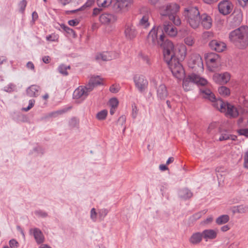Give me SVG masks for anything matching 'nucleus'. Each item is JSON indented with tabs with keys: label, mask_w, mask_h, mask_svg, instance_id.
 Wrapping results in <instances>:
<instances>
[{
	"label": "nucleus",
	"mask_w": 248,
	"mask_h": 248,
	"mask_svg": "<svg viewBox=\"0 0 248 248\" xmlns=\"http://www.w3.org/2000/svg\"><path fill=\"white\" fill-rule=\"evenodd\" d=\"M180 56L176 58L174 52V47L172 43H167L164 52V60L167 63L173 75L178 79H181L185 76V70L180 61L184 60L186 56L185 46H181L179 50Z\"/></svg>",
	"instance_id": "obj_1"
},
{
	"label": "nucleus",
	"mask_w": 248,
	"mask_h": 248,
	"mask_svg": "<svg viewBox=\"0 0 248 248\" xmlns=\"http://www.w3.org/2000/svg\"><path fill=\"white\" fill-rule=\"evenodd\" d=\"M229 39L239 49H245L248 46V28L241 26L229 34Z\"/></svg>",
	"instance_id": "obj_2"
},
{
	"label": "nucleus",
	"mask_w": 248,
	"mask_h": 248,
	"mask_svg": "<svg viewBox=\"0 0 248 248\" xmlns=\"http://www.w3.org/2000/svg\"><path fill=\"white\" fill-rule=\"evenodd\" d=\"M180 8V5L176 3H168L163 7L161 15L164 16H168L170 20H171L174 25L179 26L181 23V19L177 15Z\"/></svg>",
	"instance_id": "obj_3"
},
{
	"label": "nucleus",
	"mask_w": 248,
	"mask_h": 248,
	"mask_svg": "<svg viewBox=\"0 0 248 248\" xmlns=\"http://www.w3.org/2000/svg\"><path fill=\"white\" fill-rule=\"evenodd\" d=\"M183 16L192 28L196 29L199 27L201 21V15L196 6H189L185 8Z\"/></svg>",
	"instance_id": "obj_4"
},
{
	"label": "nucleus",
	"mask_w": 248,
	"mask_h": 248,
	"mask_svg": "<svg viewBox=\"0 0 248 248\" xmlns=\"http://www.w3.org/2000/svg\"><path fill=\"white\" fill-rule=\"evenodd\" d=\"M165 36L163 34L160 35L159 38H157V30L155 27L149 32L147 38V42L148 45L151 46H160L163 48V52L165 50V46H167V43H172L170 41L167 39L165 40Z\"/></svg>",
	"instance_id": "obj_5"
},
{
	"label": "nucleus",
	"mask_w": 248,
	"mask_h": 248,
	"mask_svg": "<svg viewBox=\"0 0 248 248\" xmlns=\"http://www.w3.org/2000/svg\"><path fill=\"white\" fill-rule=\"evenodd\" d=\"M200 92L204 98L207 99L213 103L215 108L219 109L221 112L226 111V103L221 99H217L214 93L209 89L202 88L200 89Z\"/></svg>",
	"instance_id": "obj_6"
},
{
	"label": "nucleus",
	"mask_w": 248,
	"mask_h": 248,
	"mask_svg": "<svg viewBox=\"0 0 248 248\" xmlns=\"http://www.w3.org/2000/svg\"><path fill=\"white\" fill-rule=\"evenodd\" d=\"M194 83L198 85L204 86L207 84V81L205 78L201 77L199 74L193 73L188 75L187 77H185L183 79V87L185 91H190Z\"/></svg>",
	"instance_id": "obj_7"
},
{
	"label": "nucleus",
	"mask_w": 248,
	"mask_h": 248,
	"mask_svg": "<svg viewBox=\"0 0 248 248\" xmlns=\"http://www.w3.org/2000/svg\"><path fill=\"white\" fill-rule=\"evenodd\" d=\"M188 65L189 68L193 70V72L198 74H200L203 71L202 60L199 54H193L191 55L188 62Z\"/></svg>",
	"instance_id": "obj_8"
},
{
	"label": "nucleus",
	"mask_w": 248,
	"mask_h": 248,
	"mask_svg": "<svg viewBox=\"0 0 248 248\" xmlns=\"http://www.w3.org/2000/svg\"><path fill=\"white\" fill-rule=\"evenodd\" d=\"M133 0H117L114 8L117 12H126L132 9Z\"/></svg>",
	"instance_id": "obj_9"
},
{
	"label": "nucleus",
	"mask_w": 248,
	"mask_h": 248,
	"mask_svg": "<svg viewBox=\"0 0 248 248\" xmlns=\"http://www.w3.org/2000/svg\"><path fill=\"white\" fill-rule=\"evenodd\" d=\"M133 79L136 87L140 93H142L147 88L148 82L144 76L136 75Z\"/></svg>",
	"instance_id": "obj_10"
},
{
	"label": "nucleus",
	"mask_w": 248,
	"mask_h": 248,
	"mask_svg": "<svg viewBox=\"0 0 248 248\" xmlns=\"http://www.w3.org/2000/svg\"><path fill=\"white\" fill-rule=\"evenodd\" d=\"M218 8L220 13L226 16L231 13L233 8V5L229 0H223L218 3Z\"/></svg>",
	"instance_id": "obj_11"
},
{
	"label": "nucleus",
	"mask_w": 248,
	"mask_h": 248,
	"mask_svg": "<svg viewBox=\"0 0 248 248\" xmlns=\"http://www.w3.org/2000/svg\"><path fill=\"white\" fill-rule=\"evenodd\" d=\"M162 31V34H164V33H165L171 37H174L177 34L176 28L169 21H166L164 23Z\"/></svg>",
	"instance_id": "obj_12"
},
{
	"label": "nucleus",
	"mask_w": 248,
	"mask_h": 248,
	"mask_svg": "<svg viewBox=\"0 0 248 248\" xmlns=\"http://www.w3.org/2000/svg\"><path fill=\"white\" fill-rule=\"evenodd\" d=\"M117 20V17L112 14L105 13L99 16V20L102 24L108 25L115 22Z\"/></svg>",
	"instance_id": "obj_13"
},
{
	"label": "nucleus",
	"mask_w": 248,
	"mask_h": 248,
	"mask_svg": "<svg viewBox=\"0 0 248 248\" xmlns=\"http://www.w3.org/2000/svg\"><path fill=\"white\" fill-rule=\"evenodd\" d=\"M213 79L217 83L224 84L230 80V75L228 72H225L223 74H215L213 76Z\"/></svg>",
	"instance_id": "obj_14"
},
{
	"label": "nucleus",
	"mask_w": 248,
	"mask_h": 248,
	"mask_svg": "<svg viewBox=\"0 0 248 248\" xmlns=\"http://www.w3.org/2000/svg\"><path fill=\"white\" fill-rule=\"evenodd\" d=\"M209 46L211 49L217 52L223 51L226 47V45L224 42L217 40H213L210 41L209 43Z\"/></svg>",
	"instance_id": "obj_15"
},
{
	"label": "nucleus",
	"mask_w": 248,
	"mask_h": 248,
	"mask_svg": "<svg viewBox=\"0 0 248 248\" xmlns=\"http://www.w3.org/2000/svg\"><path fill=\"white\" fill-rule=\"evenodd\" d=\"M30 232L32 234L36 242L38 244H41L45 241V237L42 232L37 228L31 229Z\"/></svg>",
	"instance_id": "obj_16"
},
{
	"label": "nucleus",
	"mask_w": 248,
	"mask_h": 248,
	"mask_svg": "<svg viewBox=\"0 0 248 248\" xmlns=\"http://www.w3.org/2000/svg\"><path fill=\"white\" fill-rule=\"evenodd\" d=\"M233 18L231 21V25L233 27L239 26L243 19V14L240 10H235L232 14Z\"/></svg>",
	"instance_id": "obj_17"
},
{
	"label": "nucleus",
	"mask_w": 248,
	"mask_h": 248,
	"mask_svg": "<svg viewBox=\"0 0 248 248\" xmlns=\"http://www.w3.org/2000/svg\"><path fill=\"white\" fill-rule=\"evenodd\" d=\"M124 34L126 38L132 39L136 37L137 31L133 25L127 24L125 27Z\"/></svg>",
	"instance_id": "obj_18"
},
{
	"label": "nucleus",
	"mask_w": 248,
	"mask_h": 248,
	"mask_svg": "<svg viewBox=\"0 0 248 248\" xmlns=\"http://www.w3.org/2000/svg\"><path fill=\"white\" fill-rule=\"evenodd\" d=\"M226 115L230 117L235 118L238 116L239 114L237 108L233 105L226 103Z\"/></svg>",
	"instance_id": "obj_19"
},
{
	"label": "nucleus",
	"mask_w": 248,
	"mask_h": 248,
	"mask_svg": "<svg viewBox=\"0 0 248 248\" xmlns=\"http://www.w3.org/2000/svg\"><path fill=\"white\" fill-rule=\"evenodd\" d=\"M156 92L157 97L161 100H164L169 94L167 87L163 84L157 87Z\"/></svg>",
	"instance_id": "obj_20"
},
{
	"label": "nucleus",
	"mask_w": 248,
	"mask_h": 248,
	"mask_svg": "<svg viewBox=\"0 0 248 248\" xmlns=\"http://www.w3.org/2000/svg\"><path fill=\"white\" fill-rule=\"evenodd\" d=\"M200 23L202 27L205 29H209L212 26V19L211 17L206 14L201 15Z\"/></svg>",
	"instance_id": "obj_21"
},
{
	"label": "nucleus",
	"mask_w": 248,
	"mask_h": 248,
	"mask_svg": "<svg viewBox=\"0 0 248 248\" xmlns=\"http://www.w3.org/2000/svg\"><path fill=\"white\" fill-rule=\"evenodd\" d=\"M202 233L203 238L206 241L208 240L214 239L217 236V232L212 229L205 230Z\"/></svg>",
	"instance_id": "obj_22"
},
{
	"label": "nucleus",
	"mask_w": 248,
	"mask_h": 248,
	"mask_svg": "<svg viewBox=\"0 0 248 248\" xmlns=\"http://www.w3.org/2000/svg\"><path fill=\"white\" fill-rule=\"evenodd\" d=\"M40 87L36 85H32L26 90V93L30 97H37L39 94Z\"/></svg>",
	"instance_id": "obj_23"
},
{
	"label": "nucleus",
	"mask_w": 248,
	"mask_h": 248,
	"mask_svg": "<svg viewBox=\"0 0 248 248\" xmlns=\"http://www.w3.org/2000/svg\"><path fill=\"white\" fill-rule=\"evenodd\" d=\"M88 96L86 90H84L83 86H80L76 89L73 93V97L75 99L82 98H86Z\"/></svg>",
	"instance_id": "obj_24"
},
{
	"label": "nucleus",
	"mask_w": 248,
	"mask_h": 248,
	"mask_svg": "<svg viewBox=\"0 0 248 248\" xmlns=\"http://www.w3.org/2000/svg\"><path fill=\"white\" fill-rule=\"evenodd\" d=\"M141 17L140 19L137 26L143 28H146L148 27L150 25L148 14H146L144 15H141Z\"/></svg>",
	"instance_id": "obj_25"
},
{
	"label": "nucleus",
	"mask_w": 248,
	"mask_h": 248,
	"mask_svg": "<svg viewBox=\"0 0 248 248\" xmlns=\"http://www.w3.org/2000/svg\"><path fill=\"white\" fill-rule=\"evenodd\" d=\"M202 232H197L193 233L189 238V242L193 245L200 243L202 240Z\"/></svg>",
	"instance_id": "obj_26"
},
{
	"label": "nucleus",
	"mask_w": 248,
	"mask_h": 248,
	"mask_svg": "<svg viewBox=\"0 0 248 248\" xmlns=\"http://www.w3.org/2000/svg\"><path fill=\"white\" fill-rule=\"evenodd\" d=\"M94 1V0H87V2L80 8L76 10L66 11L65 13L67 15H69L70 14L75 13L78 11L84 10L86 8L90 7V6H91L92 4L93 3Z\"/></svg>",
	"instance_id": "obj_27"
},
{
	"label": "nucleus",
	"mask_w": 248,
	"mask_h": 248,
	"mask_svg": "<svg viewBox=\"0 0 248 248\" xmlns=\"http://www.w3.org/2000/svg\"><path fill=\"white\" fill-rule=\"evenodd\" d=\"M179 195L181 198L186 200L190 198L193 196V194L190 190L186 188L179 191Z\"/></svg>",
	"instance_id": "obj_28"
},
{
	"label": "nucleus",
	"mask_w": 248,
	"mask_h": 248,
	"mask_svg": "<svg viewBox=\"0 0 248 248\" xmlns=\"http://www.w3.org/2000/svg\"><path fill=\"white\" fill-rule=\"evenodd\" d=\"M112 59V56L110 55V53L108 52L97 54L95 56V59L96 60H101L103 61H110Z\"/></svg>",
	"instance_id": "obj_29"
},
{
	"label": "nucleus",
	"mask_w": 248,
	"mask_h": 248,
	"mask_svg": "<svg viewBox=\"0 0 248 248\" xmlns=\"http://www.w3.org/2000/svg\"><path fill=\"white\" fill-rule=\"evenodd\" d=\"M230 220V217L228 215H222L219 216L216 220V223L221 225L227 223Z\"/></svg>",
	"instance_id": "obj_30"
},
{
	"label": "nucleus",
	"mask_w": 248,
	"mask_h": 248,
	"mask_svg": "<svg viewBox=\"0 0 248 248\" xmlns=\"http://www.w3.org/2000/svg\"><path fill=\"white\" fill-rule=\"evenodd\" d=\"M102 79L101 78L100 76H93L89 80L91 83L95 87H96L98 85H101L103 84L102 82Z\"/></svg>",
	"instance_id": "obj_31"
},
{
	"label": "nucleus",
	"mask_w": 248,
	"mask_h": 248,
	"mask_svg": "<svg viewBox=\"0 0 248 248\" xmlns=\"http://www.w3.org/2000/svg\"><path fill=\"white\" fill-rule=\"evenodd\" d=\"M218 92L219 93L224 96H228L230 94V89L225 86H220L218 88Z\"/></svg>",
	"instance_id": "obj_32"
},
{
	"label": "nucleus",
	"mask_w": 248,
	"mask_h": 248,
	"mask_svg": "<svg viewBox=\"0 0 248 248\" xmlns=\"http://www.w3.org/2000/svg\"><path fill=\"white\" fill-rule=\"evenodd\" d=\"M111 0H97V4L99 7H107L111 3Z\"/></svg>",
	"instance_id": "obj_33"
},
{
	"label": "nucleus",
	"mask_w": 248,
	"mask_h": 248,
	"mask_svg": "<svg viewBox=\"0 0 248 248\" xmlns=\"http://www.w3.org/2000/svg\"><path fill=\"white\" fill-rule=\"evenodd\" d=\"M108 111L106 109L102 110L96 114V118L99 120H103L106 119Z\"/></svg>",
	"instance_id": "obj_34"
},
{
	"label": "nucleus",
	"mask_w": 248,
	"mask_h": 248,
	"mask_svg": "<svg viewBox=\"0 0 248 248\" xmlns=\"http://www.w3.org/2000/svg\"><path fill=\"white\" fill-rule=\"evenodd\" d=\"M61 27L67 33L69 34H73L74 37L76 36L75 31L73 29L66 26L64 24H62L61 25Z\"/></svg>",
	"instance_id": "obj_35"
},
{
	"label": "nucleus",
	"mask_w": 248,
	"mask_h": 248,
	"mask_svg": "<svg viewBox=\"0 0 248 248\" xmlns=\"http://www.w3.org/2000/svg\"><path fill=\"white\" fill-rule=\"evenodd\" d=\"M83 87L84 90H86V93L88 96L90 93L91 92L95 87L90 82H88V84L85 86H83Z\"/></svg>",
	"instance_id": "obj_36"
},
{
	"label": "nucleus",
	"mask_w": 248,
	"mask_h": 248,
	"mask_svg": "<svg viewBox=\"0 0 248 248\" xmlns=\"http://www.w3.org/2000/svg\"><path fill=\"white\" fill-rule=\"evenodd\" d=\"M69 124L72 128L77 127L78 126L79 121L76 118L73 117L70 120Z\"/></svg>",
	"instance_id": "obj_37"
},
{
	"label": "nucleus",
	"mask_w": 248,
	"mask_h": 248,
	"mask_svg": "<svg viewBox=\"0 0 248 248\" xmlns=\"http://www.w3.org/2000/svg\"><path fill=\"white\" fill-rule=\"evenodd\" d=\"M34 214L38 217H41L43 218L46 217L48 216L47 213L46 212L40 209L35 210L34 211Z\"/></svg>",
	"instance_id": "obj_38"
},
{
	"label": "nucleus",
	"mask_w": 248,
	"mask_h": 248,
	"mask_svg": "<svg viewBox=\"0 0 248 248\" xmlns=\"http://www.w3.org/2000/svg\"><path fill=\"white\" fill-rule=\"evenodd\" d=\"M108 210L107 209L103 208L100 209L98 211V215L99 218L102 220L108 214Z\"/></svg>",
	"instance_id": "obj_39"
},
{
	"label": "nucleus",
	"mask_w": 248,
	"mask_h": 248,
	"mask_svg": "<svg viewBox=\"0 0 248 248\" xmlns=\"http://www.w3.org/2000/svg\"><path fill=\"white\" fill-rule=\"evenodd\" d=\"M231 135H229L226 131L222 132L218 140L219 141H223L229 140L230 139Z\"/></svg>",
	"instance_id": "obj_40"
},
{
	"label": "nucleus",
	"mask_w": 248,
	"mask_h": 248,
	"mask_svg": "<svg viewBox=\"0 0 248 248\" xmlns=\"http://www.w3.org/2000/svg\"><path fill=\"white\" fill-rule=\"evenodd\" d=\"M248 212V206L247 205H240L237 206V213H245Z\"/></svg>",
	"instance_id": "obj_41"
},
{
	"label": "nucleus",
	"mask_w": 248,
	"mask_h": 248,
	"mask_svg": "<svg viewBox=\"0 0 248 248\" xmlns=\"http://www.w3.org/2000/svg\"><path fill=\"white\" fill-rule=\"evenodd\" d=\"M109 105L111 108H117L119 104V101L116 98H112L109 100Z\"/></svg>",
	"instance_id": "obj_42"
},
{
	"label": "nucleus",
	"mask_w": 248,
	"mask_h": 248,
	"mask_svg": "<svg viewBox=\"0 0 248 248\" xmlns=\"http://www.w3.org/2000/svg\"><path fill=\"white\" fill-rule=\"evenodd\" d=\"M33 151L36 153V155H42L44 153V149L40 146L34 147L33 149Z\"/></svg>",
	"instance_id": "obj_43"
},
{
	"label": "nucleus",
	"mask_w": 248,
	"mask_h": 248,
	"mask_svg": "<svg viewBox=\"0 0 248 248\" xmlns=\"http://www.w3.org/2000/svg\"><path fill=\"white\" fill-rule=\"evenodd\" d=\"M58 70L60 73L64 75L67 76L68 75V73L67 71L66 65L64 64H61L58 67Z\"/></svg>",
	"instance_id": "obj_44"
},
{
	"label": "nucleus",
	"mask_w": 248,
	"mask_h": 248,
	"mask_svg": "<svg viewBox=\"0 0 248 248\" xmlns=\"http://www.w3.org/2000/svg\"><path fill=\"white\" fill-rule=\"evenodd\" d=\"M27 5V1L25 0H22L21 1L19 4L18 6L19 7V12L21 13H23L25 8Z\"/></svg>",
	"instance_id": "obj_45"
},
{
	"label": "nucleus",
	"mask_w": 248,
	"mask_h": 248,
	"mask_svg": "<svg viewBox=\"0 0 248 248\" xmlns=\"http://www.w3.org/2000/svg\"><path fill=\"white\" fill-rule=\"evenodd\" d=\"M140 57L142 59V60L144 62L147 64L151 65V63L149 58L148 56L146 55H144L142 53H140L139 54Z\"/></svg>",
	"instance_id": "obj_46"
},
{
	"label": "nucleus",
	"mask_w": 248,
	"mask_h": 248,
	"mask_svg": "<svg viewBox=\"0 0 248 248\" xmlns=\"http://www.w3.org/2000/svg\"><path fill=\"white\" fill-rule=\"evenodd\" d=\"M218 58V55L215 54H210L208 56V61L211 63H214L216 62Z\"/></svg>",
	"instance_id": "obj_47"
},
{
	"label": "nucleus",
	"mask_w": 248,
	"mask_h": 248,
	"mask_svg": "<svg viewBox=\"0 0 248 248\" xmlns=\"http://www.w3.org/2000/svg\"><path fill=\"white\" fill-rule=\"evenodd\" d=\"M207 212V210H202V211H201L200 212H199L197 213H195V214L193 215V217L194 218V219H198L199 218H200L202 215H203L204 214H205Z\"/></svg>",
	"instance_id": "obj_48"
},
{
	"label": "nucleus",
	"mask_w": 248,
	"mask_h": 248,
	"mask_svg": "<svg viewBox=\"0 0 248 248\" xmlns=\"http://www.w3.org/2000/svg\"><path fill=\"white\" fill-rule=\"evenodd\" d=\"M9 245L12 248H17L19 244L16 240L13 239L9 241Z\"/></svg>",
	"instance_id": "obj_49"
},
{
	"label": "nucleus",
	"mask_w": 248,
	"mask_h": 248,
	"mask_svg": "<svg viewBox=\"0 0 248 248\" xmlns=\"http://www.w3.org/2000/svg\"><path fill=\"white\" fill-rule=\"evenodd\" d=\"M238 133L240 135H243L248 137V128L240 129L238 130Z\"/></svg>",
	"instance_id": "obj_50"
},
{
	"label": "nucleus",
	"mask_w": 248,
	"mask_h": 248,
	"mask_svg": "<svg viewBox=\"0 0 248 248\" xmlns=\"http://www.w3.org/2000/svg\"><path fill=\"white\" fill-rule=\"evenodd\" d=\"M185 43L189 46H191L194 43V41L192 37H187L184 39Z\"/></svg>",
	"instance_id": "obj_51"
},
{
	"label": "nucleus",
	"mask_w": 248,
	"mask_h": 248,
	"mask_svg": "<svg viewBox=\"0 0 248 248\" xmlns=\"http://www.w3.org/2000/svg\"><path fill=\"white\" fill-rule=\"evenodd\" d=\"M126 122V117L124 115L121 116L118 120L117 123L118 124H120L123 126Z\"/></svg>",
	"instance_id": "obj_52"
},
{
	"label": "nucleus",
	"mask_w": 248,
	"mask_h": 248,
	"mask_svg": "<svg viewBox=\"0 0 248 248\" xmlns=\"http://www.w3.org/2000/svg\"><path fill=\"white\" fill-rule=\"evenodd\" d=\"M97 213L94 208H92L91 210V218L92 220L95 222L96 220Z\"/></svg>",
	"instance_id": "obj_53"
},
{
	"label": "nucleus",
	"mask_w": 248,
	"mask_h": 248,
	"mask_svg": "<svg viewBox=\"0 0 248 248\" xmlns=\"http://www.w3.org/2000/svg\"><path fill=\"white\" fill-rule=\"evenodd\" d=\"M79 23V20L78 19H72L68 21V24L71 26H77Z\"/></svg>",
	"instance_id": "obj_54"
},
{
	"label": "nucleus",
	"mask_w": 248,
	"mask_h": 248,
	"mask_svg": "<svg viewBox=\"0 0 248 248\" xmlns=\"http://www.w3.org/2000/svg\"><path fill=\"white\" fill-rule=\"evenodd\" d=\"M14 85L12 83L9 84L4 87L3 90L6 92H11L13 91Z\"/></svg>",
	"instance_id": "obj_55"
},
{
	"label": "nucleus",
	"mask_w": 248,
	"mask_h": 248,
	"mask_svg": "<svg viewBox=\"0 0 248 248\" xmlns=\"http://www.w3.org/2000/svg\"><path fill=\"white\" fill-rule=\"evenodd\" d=\"M102 11V9L101 8H94L93 9V16H96L100 14Z\"/></svg>",
	"instance_id": "obj_56"
},
{
	"label": "nucleus",
	"mask_w": 248,
	"mask_h": 248,
	"mask_svg": "<svg viewBox=\"0 0 248 248\" xmlns=\"http://www.w3.org/2000/svg\"><path fill=\"white\" fill-rule=\"evenodd\" d=\"M245 168L248 169V152H247L244 156Z\"/></svg>",
	"instance_id": "obj_57"
},
{
	"label": "nucleus",
	"mask_w": 248,
	"mask_h": 248,
	"mask_svg": "<svg viewBox=\"0 0 248 248\" xmlns=\"http://www.w3.org/2000/svg\"><path fill=\"white\" fill-rule=\"evenodd\" d=\"M132 117L133 118H135L137 115L138 109L135 105H132Z\"/></svg>",
	"instance_id": "obj_58"
},
{
	"label": "nucleus",
	"mask_w": 248,
	"mask_h": 248,
	"mask_svg": "<svg viewBox=\"0 0 248 248\" xmlns=\"http://www.w3.org/2000/svg\"><path fill=\"white\" fill-rule=\"evenodd\" d=\"M118 88L116 87L114 85H111L109 88V91L112 93H116L119 92Z\"/></svg>",
	"instance_id": "obj_59"
},
{
	"label": "nucleus",
	"mask_w": 248,
	"mask_h": 248,
	"mask_svg": "<svg viewBox=\"0 0 248 248\" xmlns=\"http://www.w3.org/2000/svg\"><path fill=\"white\" fill-rule=\"evenodd\" d=\"M26 66L28 69H30L31 70H34V66L33 63L31 62H27L26 64Z\"/></svg>",
	"instance_id": "obj_60"
},
{
	"label": "nucleus",
	"mask_w": 248,
	"mask_h": 248,
	"mask_svg": "<svg viewBox=\"0 0 248 248\" xmlns=\"http://www.w3.org/2000/svg\"><path fill=\"white\" fill-rule=\"evenodd\" d=\"M64 112H65V111L64 110H58V111L52 112L51 113V115H52V116H56L57 115H58V114H62Z\"/></svg>",
	"instance_id": "obj_61"
},
{
	"label": "nucleus",
	"mask_w": 248,
	"mask_h": 248,
	"mask_svg": "<svg viewBox=\"0 0 248 248\" xmlns=\"http://www.w3.org/2000/svg\"><path fill=\"white\" fill-rule=\"evenodd\" d=\"M46 39L49 41H54L55 40V36L54 35H49L46 37Z\"/></svg>",
	"instance_id": "obj_62"
},
{
	"label": "nucleus",
	"mask_w": 248,
	"mask_h": 248,
	"mask_svg": "<svg viewBox=\"0 0 248 248\" xmlns=\"http://www.w3.org/2000/svg\"><path fill=\"white\" fill-rule=\"evenodd\" d=\"M230 229V227L228 225H225L221 227L220 230L223 232H226Z\"/></svg>",
	"instance_id": "obj_63"
},
{
	"label": "nucleus",
	"mask_w": 248,
	"mask_h": 248,
	"mask_svg": "<svg viewBox=\"0 0 248 248\" xmlns=\"http://www.w3.org/2000/svg\"><path fill=\"white\" fill-rule=\"evenodd\" d=\"M43 61L45 63H48L50 62V59L49 56H45L43 57Z\"/></svg>",
	"instance_id": "obj_64"
}]
</instances>
